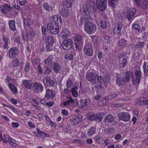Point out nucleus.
<instances>
[{
    "label": "nucleus",
    "mask_w": 148,
    "mask_h": 148,
    "mask_svg": "<svg viewBox=\"0 0 148 148\" xmlns=\"http://www.w3.org/2000/svg\"><path fill=\"white\" fill-rule=\"evenodd\" d=\"M32 88L36 92L38 93L42 92L44 90V87L40 83L35 82L34 83Z\"/></svg>",
    "instance_id": "dca6fc26"
},
{
    "label": "nucleus",
    "mask_w": 148,
    "mask_h": 148,
    "mask_svg": "<svg viewBox=\"0 0 148 148\" xmlns=\"http://www.w3.org/2000/svg\"><path fill=\"white\" fill-rule=\"evenodd\" d=\"M41 29L43 36L44 35L45 36L47 34V30L46 27L45 26H42Z\"/></svg>",
    "instance_id": "0e129e2a"
},
{
    "label": "nucleus",
    "mask_w": 148,
    "mask_h": 148,
    "mask_svg": "<svg viewBox=\"0 0 148 148\" xmlns=\"http://www.w3.org/2000/svg\"><path fill=\"white\" fill-rule=\"evenodd\" d=\"M74 52L71 51L65 55V58L67 60H71L73 59Z\"/></svg>",
    "instance_id": "e433bc0d"
},
{
    "label": "nucleus",
    "mask_w": 148,
    "mask_h": 148,
    "mask_svg": "<svg viewBox=\"0 0 148 148\" xmlns=\"http://www.w3.org/2000/svg\"><path fill=\"white\" fill-rule=\"evenodd\" d=\"M22 39L23 40L27 42L29 40H32L35 36V31L34 29L30 28L27 32L23 31L21 33Z\"/></svg>",
    "instance_id": "f03ea898"
},
{
    "label": "nucleus",
    "mask_w": 148,
    "mask_h": 148,
    "mask_svg": "<svg viewBox=\"0 0 148 148\" xmlns=\"http://www.w3.org/2000/svg\"><path fill=\"white\" fill-rule=\"evenodd\" d=\"M23 19L24 24L27 26H29L33 23L32 20L29 17L25 18L23 16Z\"/></svg>",
    "instance_id": "bb28decb"
},
{
    "label": "nucleus",
    "mask_w": 148,
    "mask_h": 148,
    "mask_svg": "<svg viewBox=\"0 0 148 148\" xmlns=\"http://www.w3.org/2000/svg\"><path fill=\"white\" fill-rule=\"evenodd\" d=\"M53 29L50 32L51 33L54 34H56L59 32V28L58 25H56V24H55V26L53 27Z\"/></svg>",
    "instance_id": "37998d69"
},
{
    "label": "nucleus",
    "mask_w": 148,
    "mask_h": 148,
    "mask_svg": "<svg viewBox=\"0 0 148 148\" xmlns=\"http://www.w3.org/2000/svg\"><path fill=\"white\" fill-rule=\"evenodd\" d=\"M30 66V65L29 63L27 62L26 63L24 67V70L26 73H27L29 71Z\"/></svg>",
    "instance_id": "6e6d98bb"
},
{
    "label": "nucleus",
    "mask_w": 148,
    "mask_h": 148,
    "mask_svg": "<svg viewBox=\"0 0 148 148\" xmlns=\"http://www.w3.org/2000/svg\"><path fill=\"white\" fill-rule=\"evenodd\" d=\"M69 12L68 9L62 8L60 11V14L64 17H67L69 15Z\"/></svg>",
    "instance_id": "2f4dec72"
},
{
    "label": "nucleus",
    "mask_w": 148,
    "mask_h": 148,
    "mask_svg": "<svg viewBox=\"0 0 148 148\" xmlns=\"http://www.w3.org/2000/svg\"><path fill=\"white\" fill-rule=\"evenodd\" d=\"M142 73L140 69L137 70L135 72V77L132 79V84L134 85L138 84L142 78Z\"/></svg>",
    "instance_id": "0eeeda50"
},
{
    "label": "nucleus",
    "mask_w": 148,
    "mask_h": 148,
    "mask_svg": "<svg viewBox=\"0 0 148 148\" xmlns=\"http://www.w3.org/2000/svg\"><path fill=\"white\" fill-rule=\"evenodd\" d=\"M43 82L45 86L53 87L55 84L54 81L48 76L45 77L43 78Z\"/></svg>",
    "instance_id": "ddd939ff"
},
{
    "label": "nucleus",
    "mask_w": 148,
    "mask_h": 148,
    "mask_svg": "<svg viewBox=\"0 0 148 148\" xmlns=\"http://www.w3.org/2000/svg\"><path fill=\"white\" fill-rule=\"evenodd\" d=\"M125 15H124L123 12H119L118 16L120 19H123L125 18Z\"/></svg>",
    "instance_id": "680f3d73"
},
{
    "label": "nucleus",
    "mask_w": 148,
    "mask_h": 148,
    "mask_svg": "<svg viewBox=\"0 0 148 148\" xmlns=\"http://www.w3.org/2000/svg\"><path fill=\"white\" fill-rule=\"evenodd\" d=\"M70 105L69 102L66 100L64 102H63L60 104V106L61 107H63L64 108L65 106H66Z\"/></svg>",
    "instance_id": "69168bd1"
},
{
    "label": "nucleus",
    "mask_w": 148,
    "mask_h": 148,
    "mask_svg": "<svg viewBox=\"0 0 148 148\" xmlns=\"http://www.w3.org/2000/svg\"><path fill=\"white\" fill-rule=\"evenodd\" d=\"M70 34V32L69 30L65 29L61 32L60 36L63 39H66Z\"/></svg>",
    "instance_id": "4be33fe9"
},
{
    "label": "nucleus",
    "mask_w": 148,
    "mask_h": 148,
    "mask_svg": "<svg viewBox=\"0 0 148 148\" xmlns=\"http://www.w3.org/2000/svg\"><path fill=\"white\" fill-rule=\"evenodd\" d=\"M136 103L140 105H148V100L144 98H140L136 101Z\"/></svg>",
    "instance_id": "b1692460"
},
{
    "label": "nucleus",
    "mask_w": 148,
    "mask_h": 148,
    "mask_svg": "<svg viewBox=\"0 0 148 148\" xmlns=\"http://www.w3.org/2000/svg\"><path fill=\"white\" fill-rule=\"evenodd\" d=\"M55 93L53 90L48 89L47 90L45 97L47 99H53L55 97Z\"/></svg>",
    "instance_id": "aec40b11"
},
{
    "label": "nucleus",
    "mask_w": 148,
    "mask_h": 148,
    "mask_svg": "<svg viewBox=\"0 0 148 148\" xmlns=\"http://www.w3.org/2000/svg\"><path fill=\"white\" fill-rule=\"evenodd\" d=\"M106 0H97L96 3L99 10L103 11L107 7Z\"/></svg>",
    "instance_id": "9b49d317"
},
{
    "label": "nucleus",
    "mask_w": 148,
    "mask_h": 148,
    "mask_svg": "<svg viewBox=\"0 0 148 148\" xmlns=\"http://www.w3.org/2000/svg\"><path fill=\"white\" fill-rule=\"evenodd\" d=\"M96 29V25L91 22L88 21L85 24L84 30L89 34L91 35L94 33Z\"/></svg>",
    "instance_id": "20e7f679"
},
{
    "label": "nucleus",
    "mask_w": 148,
    "mask_h": 148,
    "mask_svg": "<svg viewBox=\"0 0 148 148\" xmlns=\"http://www.w3.org/2000/svg\"><path fill=\"white\" fill-rule=\"evenodd\" d=\"M1 6L5 10L8 11H10L12 10L13 9V8L8 4L3 3Z\"/></svg>",
    "instance_id": "58836bf2"
},
{
    "label": "nucleus",
    "mask_w": 148,
    "mask_h": 148,
    "mask_svg": "<svg viewBox=\"0 0 148 148\" xmlns=\"http://www.w3.org/2000/svg\"><path fill=\"white\" fill-rule=\"evenodd\" d=\"M121 62V63L120 64V66L123 68L125 67L127 63L126 59L125 58H123Z\"/></svg>",
    "instance_id": "3c124183"
},
{
    "label": "nucleus",
    "mask_w": 148,
    "mask_h": 148,
    "mask_svg": "<svg viewBox=\"0 0 148 148\" xmlns=\"http://www.w3.org/2000/svg\"><path fill=\"white\" fill-rule=\"evenodd\" d=\"M43 71L45 75H47L50 73L51 69L48 66H45L43 68Z\"/></svg>",
    "instance_id": "79ce46f5"
},
{
    "label": "nucleus",
    "mask_w": 148,
    "mask_h": 148,
    "mask_svg": "<svg viewBox=\"0 0 148 148\" xmlns=\"http://www.w3.org/2000/svg\"><path fill=\"white\" fill-rule=\"evenodd\" d=\"M15 58L11 62L12 69L17 68L21 64L20 62L19 61L18 59L17 58Z\"/></svg>",
    "instance_id": "393cba45"
},
{
    "label": "nucleus",
    "mask_w": 148,
    "mask_h": 148,
    "mask_svg": "<svg viewBox=\"0 0 148 148\" xmlns=\"http://www.w3.org/2000/svg\"><path fill=\"white\" fill-rule=\"evenodd\" d=\"M116 83L117 85L120 86L123 85V83H127V82L124 77L122 75H121L119 73H117L116 74L115 78Z\"/></svg>",
    "instance_id": "f8f14e48"
},
{
    "label": "nucleus",
    "mask_w": 148,
    "mask_h": 148,
    "mask_svg": "<svg viewBox=\"0 0 148 148\" xmlns=\"http://www.w3.org/2000/svg\"><path fill=\"white\" fill-rule=\"evenodd\" d=\"M90 101L88 99L81 100L78 103V106L79 108L85 109L89 106Z\"/></svg>",
    "instance_id": "9d476101"
},
{
    "label": "nucleus",
    "mask_w": 148,
    "mask_h": 148,
    "mask_svg": "<svg viewBox=\"0 0 148 148\" xmlns=\"http://www.w3.org/2000/svg\"><path fill=\"white\" fill-rule=\"evenodd\" d=\"M86 77L88 80L90 82L96 83L97 82L98 75L95 70H92L91 71H89L86 73Z\"/></svg>",
    "instance_id": "7ed1b4c3"
},
{
    "label": "nucleus",
    "mask_w": 148,
    "mask_h": 148,
    "mask_svg": "<svg viewBox=\"0 0 148 148\" xmlns=\"http://www.w3.org/2000/svg\"><path fill=\"white\" fill-rule=\"evenodd\" d=\"M82 115L77 114L74 116L73 119V123L74 125L81 122L82 121Z\"/></svg>",
    "instance_id": "5701e85b"
},
{
    "label": "nucleus",
    "mask_w": 148,
    "mask_h": 148,
    "mask_svg": "<svg viewBox=\"0 0 148 148\" xmlns=\"http://www.w3.org/2000/svg\"><path fill=\"white\" fill-rule=\"evenodd\" d=\"M119 46L121 47H124L126 45V40L122 38L119 42Z\"/></svg>",
    "instance_id": "8fccbe9b"
},
{
    "label": "nucleus",
    "mask_w": 148,
    "mask_h": 148,
    "mask_svg": "<svg viewBox=\"0 0 148 148\" xmlns=\"http://www.w3.org/2000/svg\"><path fill=\"white\" fill-rule=\"evenodd\" d=\"M19 49L17 47H13L10 48L7 53V55L11 59L16 58L18 55Z\"/></svg>",
    "instance_id": "6e6552de"
},
{
    "label": "nucleus",
    "mask_w": 148,
    "mask_h": 148,
    "mask_svg": "<svg viewBox=\"0 0 148 148\" xmlns=\"http://www.w3.org/2000/svg\"><path fill=\"white\" fill-rule=\"evenodd\" d=\"M46 44H51L53 45L54 42L53 38L51 36H49L46 40Z\"/></svg>",
    "instance_id": "de8ad7c7"
},
{
    "label": "nucleus",
    "mask_w": 148,
    "mask_h": 148,
    "mask_svg": "<svg viewBox=\"0 0 148 148\" xmlns=\"http://www.w3.org/2000/svg\"><path fill=\"white\" fill-rule=\"evenodd\" d=\"M46 49L47 51H52L53 50V45L51 44H46Z\"/></svg>",
    "instance_id": "603ef678"
},
{
    "label": "nucleus",
    "mask_w": 148,
    "mask_h": 148,
    "mask_svg": "<svg viewBox=\"0 0 148 148\" xmlns=\"http://www.w3.org/2000/svg\"><path fill=\"white\" fill-rule=\"evenodd\" d=\"M42 7L44 10L48 12H50L52 10V7L49 5L48 3L46 2L43 3Z\"/></svg>",
    "instance_id": "f704fd0d"
},
{
    "label": "nucleus",
    "mask_w": 148,
    "mask_h": 148,
    "mask_svg": "<svg viewBox=\"0 0 148 148\" xmlns=\"http://www.w3.org/2000/svg\"><path fill=\"white\" fill-rule=\"evenodd\" d=\"M101 139V136L99 134L96 135L93 138V139L97 143H100L101 142L100 140Z\"/></svg>",
    "instance_id": "13d9d810"
},
{
    "label": "nucleus",
    "mask_w": 148,
    "mask_h": 148,
    "mask_svg": "<svg viewBox=\"0 0 148 148\" xmlns=\"http://www.w3.org/2000/svg\"><path fill=\"white\" fill-rule=\"evenodd\" d=\"M55 24L53 23H49L47 24V29L48 31L50 32L53 29V27L55 26Z\"/></svg>",
    "instance_id": "09e8293b"
},
{
    "label": "nucleus",
    "mask_w": 148,
    "mask_h": 148,
    "mask_svg": "<svg viewBox=\"0 0 148 148\" xmlns=\"http://www.w3.org/2000/svg\"><path fill=\"white\" fill-rule=\"evenodd\" d=\"M73 38L76 49H81L83 47V42L81 36L79 34H77L73 37Z\"/></svg>",
    "instance_id": "39448f33"
},
{
    "label": "nucleus",
    "mask_w": 148,
    "mask_h": 148,
    "mask_svg": "<svg viewBox=\"0 0 148 148\" xmlns=\"http://www.w3.org/2000/svg\"><path fill=\"white\" fill-rule=\"evenodd\" d=\"M52 69L54 72L58 74L60 73L61 69V66L59 63L54 62L52 65Z\"/></svg>",
    "instance_id": "412c9836"
},
{
    "label": "nucleus",
    "mask_w": 148,
    "mask_h": 148,
    "mask_svg": "<svg viewBox=\"0 0 148 148\" xmlns=\"http://www.w3.org/2000/svg\"><path fill=\"white\" fill-rule=\"evenodd\" d=\"M94 3L92 1H90L89 3H87L85 5H84L83 7L82 11L83 14L86 16H88L87 17H85L83 18L84 20H85L86 22L89 21V19H91L90 15L92 11L91 6Z\"/></svg>",
    "instance_id": "f257e3e1"
},
{
    "label": "nucleus",
    "mask_w": 148,
    "mask_h": 148,
    "mask_svg": "<svg viewBox=\"0 0 148 148\" xmlns=\"http://www.w3.org/2000/svg\"><path fill=\"white\" fill-rule=\"evenodd\" d=\"M22 85L27 89H30L32 88V82L31 80H23L22 81Z\"/></svg>",
    "instance_id": "a211bd4d"
},
{
    "label": "nucleus",
    "mask_w": 148,
    "mask_h": 148,
    "mask_svg": "<svg viewBox=\"0 0 148 148\" xmlns=\"http://www.w3.org/2000/svg\"><path fill=\"white\" fill-rule=\"evenodd\" d=\"M132 29H134L137 30L138 32H139V31L140 30V27L139 25L134 23L132 25Z\"/></svg>",
    "instance_id": "5fc2aeb1"
},
{
    "label": "nucleus",
    "mask_w": 148,
    "mask_h": 148,
    "mask_svg": "<svg viewBox=\"0 0 148 148\" xmlns=\"http://www.w3.org/2000/svg\"><path fill=\"white\" fill-rule=\"evenodd\" d=\"M100 26L102 29H105L107 26V23L105 20L100 21Z\"/></svg>",
    "instance_id": "4d7b16f0"
},
{
    "label": "nucleus",
    "mask_w": 148,
    "mask_h": 148,
    "mask_svg": "<svg viewBox=\"0 0 148 148\" xmlns=\"http://www.w3.org/2000/svg\"><path fill=\"white\" fill-rule=\"evenodd\" d=\"M145 45V43L144 42H137L136 44V46L137 47V48H139V49H141L144 47Z\"/></svg>",
    "instance_id": "864d4df0"
},
{
    "label": "nucleus",
    "mask_w": 148,
    "mask_h": 148,
    "mask_svg": "<svg viewBox=\"0 0 148 148\" xmlns=\"http://www.w3.org/2000/svg\"><path fill=\"white\" fill-rule=\"evenodd\" d=\"M73 81L69 79H68L66 82V87L67 88H70L73 86Z\"/></svg>",
    "instance_id": "49530a36"
},
{
    "label": "nucleus",
    "mask_w": 148,
    "mask_h": 148,
    "mask_svg": "<svg viewBox=\"0 0 148 148\" xmlns=\"http://www.w3.org/2000/svg\"><path fill=\"white\" fill-rule=\"evenodd\" d=\"M8 143L13 147H15L16 146V144L15 141L12 138H11Z\"/></svg>",
    "instance_id": "052dcab7"
},
{
    "label": "nucleus",
    "mask_w": 148,
    "mask_h": 148,
    "mask_svg": "<svg viewBox=\"0 0 148 148\" xmlns=\"http://www.w3.org/2000/svg\"><path fill=\"white\" fill-rule=\"evenodd\" d=\"M71 92L73 97H76L78 96V92L76 90L71 89Z\"/></svg>",
    "instance_id": "e2e57ef3"
},
{
    "label": "nucleus",
    "mask_w": 148,
    "mask_h": 148,
    "mask_svg": "<svg viewBox=\"0 0 148 148\" xmlns=\"http://www.w3.org/2000/svg\"><path fill=\"white\" fill-rule=\"evenodd\" d=\"M118 94H110L108 95V97L109 99H112L117 97L118 96Z\"/></svg>",
    "instance_id": "338daca9"
},
{
    "label": "nucleus",
    "mask_w": 148,
    "mask_h": 148,
    "mask_svg": "<svg viewBox=\"0 0 148 148\" xmlns=\"http://www.w3.org/2000/svg\"><path fill=\"white\" fill-rule=\"evenodd\" d=\"M122 23H118L117 25V28H115L114 30V33L116 34H119L121 32V30L122 27Z\"/></svg>",
    "instance_id": "c9c22d12"
},
{
    "label": "nucleus",
    "mask_w": 148,
    "mask_h": 148,
    "mask_svg": "<svg viewBox=\"0 0 148 148\" xmlns=\"http://www.w3.org/2000/svg\"><path fill=\"white\" fill-rule=\"evenodd\" d=\"M114 117L112 115L109 114L105 118L104 121L106 123H111L114 121Z\"/></svg>",
    "instance_id": "cd10ccee"
},
{
    "label": "nucleus",
    "mask_w": 148,
    "mask_h": 148,
    "mask_svg": "<svg viewBox=\"0 0 148 148\" xmlns=\"http://www.w3.org/2000/svg\"><path fill=\"white\" fill-rule=\"evenodd\" d=\"M143 72L145 74L148 73V63L144 62L143 66Z\"/></svg>",
    "instance_id": "a18cd8bd"
},
{
    "label": "nucleus",
    "mask_w": 148,
    "mask_h": 148,
    "mask_svg": "<svg viewBox=\"0 0 148 148\" xmlns=\"http://www.w3.org/2000/svg\"><path fill=\"white\" fill-rule=\"evenodd\" d=\"M53 58L52 55H50L48 57L47 59L45 60L44 62L47 65H51L52 64Z\"/></svg>",
    "instance_id": "c85d7f7f"
},
{
    "label": "nucleus",
    "mask_w": 148,
    "mask_h": 148,
    "mask_svg": "<svg viewBox=\"0 0 148 148\" xmlns=\"http://www.w3.org/2000/svg\"><path fill=\"white\" fill-rule=\"evenodd\" d=\"M53 20L54 21L55 24L61 23L62 22V19L60 16L58 15H54Z\"/></svg>",
    "instance_id": "72a5a7b5"
},
{
    "label": "nucleus",
    "mask_w": 148,
    "mask_h": 148,
    "mask_svg": "<svg viewBox=\"0 0 148 148\" xmlns=\"http://www.w3.org/2000/svg\"><path fill=\"white\" fill-rule=\"evenodd\" d=\"M137 12L136 9L134 8L130 9L127 12V18L129 21L133 20L134 18L135 15Z\"/></svg>",
    "instance_id": "f3484780"
},
{
    "label": "nucleus",
    "mask_w": 148,
    "mask_h": 148,
    "mask_svg": "<svg viewBox=\"0 0 148 148\" xmlns=\"http://www.w3.org/2000/svg\"><path fill=\"white\" fill-rule=\"evenodd\" d=\"M36 130H37V132L38 134L41 136H42L44 137L47 136V134L45 133L43 131L40 130L37 128H36Z\"/></svg>",
    "instance_id": "bf43d9fd"
},
{
    "label": "nucleus",
    "mask_w": 148,
    "mask_h": 148,
    "mask_svg": "<svg viewBox=\"0 0 148 148\" xmlns=\"http://www.w3.org/2000/svg\"><path fill=\"white\" fill-rule=\"evenodd\" d=\"M84 51V54L88 56H91L92 55V47L90 43H88L85 46Z\"/></svg>",
    "instance_id": "4468645a"
},
{
    "label": "nucleus",
    "mask_w": 148,
    "mask_h": 148,
    "mask_svg": "<svg viewBox=\"0 0 148 148\" xmlns=\"http://www.w3.org/2000/svg\"><path fill=\"white\" fill-rule=\"evenodd\" d=\"M8 85L12 93L14 94H16L18 93V90L17 87L14 84L9 83L8 84Z\"/></svg>",
    "instance_id": "7c9ffc66"
},
{
    "label": "nucleus",
    "mask_w": 148,
    "mask_h": 148,
    "mask_svg": "<svg viewBox=\"0 0 148 148\" xmlns=\"http://www.w3.org/2000/svg\"><path fill=\"white\" fill-rule=\"evenodd\" d=\"M105 131L108 135H112L115 132L114 128L112 127L106 128Z\"/></svg>",
    "instance_id": "4c0bfd02"
},
{
    "label": "nucleus",
    "mask_w": 148,
    "mask_h": 148,
    "mask_svg": "<svg viewBox=\"0 0 148 148\" xmlns=\"http://www.w3.org/2000/svg\"><path fill=\"white\" fill-rule=\"evenodd\" d=\"M2 39L4 43L3 45V48L6 49H8L9 48L8 42L10 41V38L6 35H4L2 37Z\"/></svg>",
    "instance_id": "6ab92c4d"
},
{
    "label": "nucleus",
    "mask_w": 148,
    "mask_h": 148,
    "mask_svg": "<svg viewBox=\"0 0 148 148\" xmlns=\"http://www.w3.org/2000/svg\"><path fill=\"white\" fill-rule=\"evenodd\" d=\"M125 75L124 77L127 82L130 81V78L133 77V72L131 71H127L125 72Z\"/></svg>",
    "instance_id": "473e14b6"
},
{
    "label": "nucleus",
    "mask_w": 148,
    "mask_h": 148,
    "mask_svg": "<svg viewBox=\"0 0 148 148\" xmlns=\"http://www.w3.org/2000/svg\"><path fill=\"white\" fill-rule=\"evenodd\" d=\"M10 29L12 31L14 32L16 30L15 21L13 20L10 21L8 23Z\"/></svg>",
    "instance_id": "a878e982"
},
{
    "label": "nucleus",
    "mask_w": 148,
    "mask_h": 148,
    "mask_svg": "<svg viewBox=\"0 0 148 148\" xmlns=\"http://www.w3.org/2000/svg\"><path fill=\"white\" fill-rule=\"evenodd\" d=\"M11 125L13 128H17L19 126V124L18 123L14 122H12Z\"/></svg>",
    "instance_id": "774afa93"
},
{
    "label": "nucleus",
    "mask_w": 148,
    "mask_h": 148,
    "mask_svg": "<svg viewBox=\"0 0 148 148\" xmlns=\"http://www.w3.org/2000/svg\"><path fill=\"white\" fill-rule=\"evenodd\" d=\"M96 133V128L94 127H92L89 129L87 132L88 135L91 136L95 134Z\"/></svg>",
    "instance_id": "a19ab883"
},
{
    "label": "nucleus",
    "mask_w": 148,
    "mask_h": 148,
    "mask_svg": "<svg viewBox=\"0 0 148 148\" xmlns=\"http://www.w3.org/2000/svg\"><path fill=\"white\" fill-rule=\"evenodd\" d=\"M87 118L91 120H95L97 122H101L102 119L104 117V114L99 113L97 114H92L89 113L86 115Z\"/></svg>",
    "instance_id": "423d86ee"
},
{
    "label": "nucleus",
    "mask_w": 148,
    "mask_h": 148,
    "mask_svg": "<svg viewBox=\"0 0 148 148\" xmlns=\"http://www.w3.org/2000/svg\"><path fill=\"white\" fill-rule=\"evenodd\" d=\"M100 79H99L98 77L97 82L98 83V85L99 87L101 88H103V86L104 85V81L102 79V77L101 75H100Z\"/></svg>",
    "instance_id": "ea45409f"
},
{
    "label": "nucleus",
    "mask_w": 148,
    "mask_h": 148,
    "mask_svg": "<svg viewBox=\"0 0 148 148\" xmlns=\"http://www.w3.org/2000/svg\"><path fill=\"white\" fill-rule=\"evenodd\" d=\"M72 44L73 42L72 40L69 39L63 41L61 44V46L64 49L68 50L71 48Z\"/></svg>",
    "instance_id": "2eb2a0df"
},
{
    "label": "nucleus",
    "mask_w": 148,
    "mask_h": 148,
    "mask_svg": "<svg viewBox=\"0 0 148 148\" xmlns=\"http://www.w3.org/2000/svg\"><path fill=\"white\" fill-rule=\"evenodd\" d=\"M11 138H10L9 135L7 134L4 135L2 138V140L5 143H8V142Z\"/></svg>",
    "instance_id": "c03bdc74"
},
{
    "label": "nucleus",
    "mask_w": 148,
    "mask_h": 148,
    "mask_svg": "<svg viewBox=\"0 0 148 148\" xmlns=\"http://www.w3.org/2000/svg\"><path fill=\"white\" fill-rule=\"evenodd\" d=\"M139 6L143 9L148 10V0H143V2L140 3Z\"/></svg>",
    "instance_id": "c756f323"
},
{
    "label": "nucleus",
    "mask_w": 148,
    "mask_h": 148,
    "mask_svg": "<svg viewBox=\"0 0 148 148\" xmlns=\"http://www.w3.org/2000/svg\"><path fill=\"white\" fill-rule=\"evenodd\" d=\"M130 114L128 112H120L118 114L119 120L125 122L129 121L130 119Z\"/></svg>",
    "instance_id": "1a4fd4ad"
}]
</instances>
